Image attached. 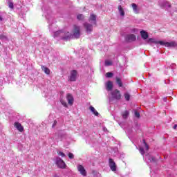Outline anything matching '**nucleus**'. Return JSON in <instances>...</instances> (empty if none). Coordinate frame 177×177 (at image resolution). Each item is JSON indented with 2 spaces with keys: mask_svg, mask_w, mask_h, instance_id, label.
I'll list each match as a JSON object with an SVG mask.
<instances>
[{
  "mask_svg": "<svg viewBox=\"0 0 177 177\" xmlns=\"http://www.w3.org/2000/svg\"><path fill=\"white\" fill-rule=\"evenodd\" d=\"M54 38H57L58 39H70L71 37H73V35L71 33L66 31V30H58L57 32H54L53 35Z\"/></svg>",
  "mask_w": 177,
  "mask_h": 177,
  "instance_id": "obj_1",
  "label": "nucleus"
},
{
  "mask_svg": "<svg viewBox=\"0 0 177 177\" xmlns=\"http://www.w3.org/2000/svg\"><path fill=\"white\" fill-rule=\"evenodd\" d=\"M160 45H164L166 48H176L177 42L175 41H172L170 42H166L164 41H159Z\"/></svg>",
  "mask_w": 177,
  "mask_h": 177,
  "instance_id": "obj_2",
  "label": "nucleus"
},
{
  "mask_svg": "<svg viewBox=\"0 0 177 177\" xmlns=\"http://www.w3.org/2000/svg\"><path fill=\"white\" fill-rule=\"evenodd\" d=\"M55 164L58 168L61 169H66L67 168V165H66V162L62 160V158L57 157Z\"/></svg>",
  "mask_w": 177,
  "mask_h": 177,
  "instance_id": "obj_3",
  "label": "nucleus"
},
{
  "mask_svg": "<svg viewBox=\"0 0 177 177\" xmlns=\"http://www.w3.org/2000/svg\"><path fill=\"white\" fill-rule=\"evenodd\" d=\"M83 26L87 34H91L93 31V26L95 25L92 24H89L88 22H85L83 24Z\"/></svg>",
  "mask_w": 177,
  "mask_h": 177,
  "instance_id": "obj_4",
  "label": "nucleus"
},
{
  "mask_svg": "<svg viewBox=\"0 0 177 177\" xmlns=\"http://www.w3.org/2000/svg\"><path fill=\"white\" fill-rule=\"evenodd\" d=\"M81 27L77 25H74L73 26V37L75 38H80V35H81Z\"/></svg>",
  "mask_w": 177,
  "mask_h": 177,
  "instance_id": "obj_5",
  "label": "nucleus"
},
{
  "mask_svg": "<svg viewBox=\"0 0 177 177\" xmlns=\"http://www.w3.org/2000/svg\"><path fill=\"white\" fill-rule=\"evenodd\" d=\"M109 165L111 171H117V165H115V162L112 158H109Z\"/></svg>",
  "mask_w": 177,
  "mask_h": 177,
  "instance_id": "obj_6",
  "label": "nucleus"
},
{
  "mask_svg": "<svg viewBox=\"0 0 177 177\" xmlns=\"http://www.w3.org/2000/svg\"><path fill=\"white\" fill-rule=\"evenodd\" d=\"M112 97L113 99H116V100H120L121 99V93H120V91L114 90L111 92Z\"/></svg>",
  "mask_w": 177,
  "mask_h": 177,
  "instance_id": "obj_7",
  "label": "nucleus"
},
{
  "mask_svg": "<svg viewBox=\"0 0 177 177\" xmlns=\"http://www.w3.org/2000/svg\"><path fill=\"white\" fill-rule=\"evenodd\" d=\"M145 160L147 164H150V162H156V161H157V160L150 154L145 156Z\"/></svg>",
  "mask_w": 177,
  "mask_h": 177,
  "instance_id": "obj_8",
  "label": "nucleus"
},
{
  "mask_svg": "<svg viewBox=\"0 0 177 177\" xmlns=\"http://www.w3.org/2000/svg\"><path fill=\"white\" fill-rule=\"evenodd\" d=\"M77 71L73 70L71 72V75L69 76V81L74 82L77 80Z\"/></svg>",
  "mask_w": 177,
  "mask_h": 177,
  "instance_id": "obj_9",
  "label": "nucleus"
},
{
  "mask_svg": "<svg viewBox=\"0 0 177 177\" xmlns=\"http://www.w3.org/2000/svg\"><path fill=\"white\" fill-rule=\"evenodd\" d=\"M66 100L68 102V104H70V106H73L74 104V97L73 95L68 93L66 95Z\"/></svg>",
  "mask_w": 177,
  "mask_h": 177,
  "instance_id": "obj_10",
  "label": "nucleus"
},
{
  "mask_svg": "<svg viewBox=\"0 0 177 177\" xmlns=\"http://www.w3.org/2000/svg\"><path fill=\"white\" fill-rule=\"evenodd\" d=\"M88 21L91 24H94V26H96V15H95L94 14H91L88 18Z\"/></svg>",
  "mask_w": 177,
  "mask_h": 177,
  "instance_id": "obj_11",
  "label": "nucleus"
},
{
  "mask_svg": "<svg viewBox=\"0 0 177 177\" xmlns=\"http://www.w3.org/2000/svg\"><path fill=\"white\" fill-rule=\"evenodd\" d=\"M77 170L79 171V172H80L81 175H82L83 176H86V171L85 170V168H84L82 165H79L77 166Z\"/></svg>",
  "mask_w": 177,
  "mask_h": 177,
  "instance_id": "obj_12",
  "label": "nucleus"
},
{
  "mask_svg": "<svg viewBox=\"0 0 177 177\" xmlns=\"http://www.w3.org/2000/svg\"><path fill=\"white\" fill-rule=\"evenodd\" d=\"M131 6L133 8L134 13H136V15L139 14V12H140V8H139V6H138V5H136V3H133L131 4Z\"/></svg>",
  "mask_w": 177,
  "mask_h": 177,
  "instance_id": "obj_13",
  "label": "nucleus"
},
{
  "mask_svg": "<svg viewBox=\"0 0 177 177\" xmlns=\"http://www.w3.org/2000/svg\"><path fill=\"white\" fill-rule=\"evenodd\" d=\"M14 126L19 132H23L24 131V127H23V126H21V124H20L19 122H15L14 124Z\"/></svg>",
  "mask_w": 177,
  "mask_h": 177,
  "instance_id": "obj_14",
  "label": "nucleus"
},
{
  "mask_svg": "<svg viewBox=\"0 0 177 177\" xmlns=\"http://www.w3.org/2000/svg\"><path fill=\"white\" fill-rule=\"evenodd\" d=\"M141 38L144 39V41H147V38H149V34L145 30L140 31Z\"/></svg>",
  "mask_w": 177,
  "mask_h": 177,
  "instance_id": "obj_15",
  "label": "nucleus"
},
{
  "mask_svg": "<svg viewBox=\"0 0 177 177\" xmlns=\"http://www.w3.org/2000/svg\"><path fill=\"white\" fill-rule=\"evenodd\" d=\"M126 39H127V41H129V42H132V41L136 40V36H135V35H133V34L128 35L126 37Z\"/></svg>",
  "mask_w": 177,
  "mask_h": 177,
  "instance_id": "obj_16",
  "label": "nucleus"
},
{
  "mask_svg": "<svg viewBox=\"0 0 177 177\" xmlns=\"http://www.w3.org/2000/svg\"><path fill=\"white\" fill-rule=\"evenodd\" d=\"M160 41H156V39L154 38H149L145 41L147 44H160Z\"/></svg>",
  "mask_w": 177,
  "mask_h": 177,
  "instance_id": "obj_17",
  "label": "nucleus"
},
{
  "mask_svg": "<svg viewBox=\"0 0 177 177\" xmlns=\"http://www.w3.org/2000/svg\"><path fill=\"white\" fill-rule=\"evenodd\" d=\"M41 70L44 71L45 74H47V75H49V74H50V70L48 68L45 67L44 66H41Z\"/></svg>",
  "mask_w": 177,
  "mask_h": 177,
  "instance_id": "obj_18",
  "label": "nucleus"
},
{
  "mask_svg": "<svg viewBox=\"0 0 177 177\" xmlns=\"http://www.w3.org/2000/svg\"><path fill=\"white\" fill-rule=\"evenodd\" d=\"M113 89V82L109 81L106 83V91H111Z\"/></svg>",
  "mask_w": 177,
  "mask_h": 177,
  "instance_id": "obj_19",
  "label": "nucleus"
},
{
  "mask_svg": "<svg viewBox=\"0 0 177 177\" xmlns=\"http://www.w3.org/2000/svg\"><path fill=\"white\" fill-rule=\"evenodd\" d=\"M89 110L91 111V113L95 114L96 116L99 115V113L97 112V111H96V109H95L93 106H91L89 107Z\"/></svg>",
  "mask_w": 177,
  "mask_h": 177,
  "instance_id": "obj_20",
  "label": "nucleus"
},
{
  "mask_svg": "<svg viewBox=\"0 0 177 177\" xmlns=\"http://www.w3.org/2000/svg\"><path fill=\"white\" fill-rule=\"evenodd\" d=\"M129 115V111H124V112L122 113V117L124 120H126V118H128Z\"/></svg>",
  "mask_w": 177,
  "mask_h": 177,
  "instance_id": "obj_21",
  "label": "nucleus"
},
{
  "mask_svg": "<svg viewBox=\"0 0 177 177\" xmlns=\"http://www.w3.org/2000/svg\"><path fill=\"white\" fill-rule=\"evenodd\" d=\"M118 9L120 15L125 16V12H124V9L122 8V7H121V6H118Z\"/></svg>",
  "mask_w": 177,
  "mask_h": 177,
  "instance_id": "obj_22",
  "label": "nucleus"
},
{
  "mask_svg": "<svg viewBox=\"0 0 177 177\" xmlns=\"http://www.w3.org/2000/svg\"><path fill=\"white\" fill-rule=\"evenodd\" d=\"M77 20L82 21L85 19V17L82 14H78L77 16Z\"/></svg>",
  "mask_w": 177,
  "mask_h": 177,
  "instance_id": "obj_23",
  "label": "nucleus"
},
{
  "mask_svg": "<svg viewBox=\"0 0 177 177\" xmlns=\"http://www.w3.org/2000/svg\"><path fill=\"white\" fill-rule=\"evenodd\" d=\"M116 82H117L118 86H120V87L122 86V82L121 80V78L116 77Z\"/></svg>",
  "mask_w": 177,
  "mask_h": 177,
  "instance_id": "obj_24",
  "label": "nucleus"
},
{
  "mask_svg": "<svg viewBox=\"0 0 177 177\" xmlns=\"http://www.w3.org/2000/svg\"><path fill=\"white\" fill-rule=\"evenodd\" d=\"M160 6H162V8H171V4H169V3L165 1L164 3V4H161Z\"/></svg>",
  "mask_w": 177,
  "mask_h": 177,
  "instance_id": "obj_25",
  "label": "nucleus"
},
{
  "mask_svg": "<svg viewBox=\"0 0 177 177\" xmlns=\"http://www.w3.org/2000/svg\"><path fill=\"white\" fill-rule=\"evenodd\" d=\"M0 39L1 41H8V37L5 35H0Z\"/></svg>",
  "mask_w": 177,
  "mask_h": 177,
  "instance_id": "obj_26",
  "label": "nucleus"
},
{
  "mask_svg": "<svg viewBox=\"0 0 177 177\" xmlns=\"http://www.w3.org/2000/svg\"><path fill=\"white\" fill-rule=\"evenodd\" d=\"M124 98L126 100H127V102L129 101V99H131V95H129V93H124Z\"/></svg>",
  "mask_w": 177,
  "mask_h": 177,
  "instance_id": "obj_27",
  "label": "nucleus"
},
{
  "mask_svg": "<svg viewBox=\"0 0 177 177\" xmlns=\"http://www.w3.org/2000/svg\"><path fill=\"white\" fill-rule=\"evenodd\" d=\"M113 74L111 72H108L106 74V78H111V77H113Z\"/></svg>",
  "mask_w": 177,
  "mask_h": 177,
  "instance_id": "obj_28",
  "label": "nucleus"
},
{
  "mask_svg": "<svg viewBox=\"0 0 177 177\" xmlns=\"http://www.w3.org/2000/svg\"><path fill=\"white\" fill-rule=\"evenodd\" d=\"M139 151L142 154V156H145V149H143V147H140Z\"/></svg>",
  "mask_w": 177,
  "mask_h": 177,
  "instance_id": "obj_29",
  "label": "nucleus"
},
{
  "mask_svg": "<svg viewBox=\"0 0 177 177\" xmlns=\"http://www.w3.org/2000/svg\"><path fill=\"white\" fill-rule=\"evenodd\" d=\"M113 64V62L110 60H106L105 61V66H111Z\"/></svg>",
  "mask_w": 177,
  "mask_h": 177,
  "instance_id": "obj_30",
  "label": "nucleus"
},
{
  "mask_svg": "<svg viewBox=\"0 0 177 177\" xmlns=\"http://www.w3.org/2000/svg\"><path fill=\"white\" fill-rule=\"evenodd\" d=\"M145 146V149L147 150V151L149 150V145H147V143H146V140H142Z\"/></svg>",
  "mask_w": 177,
  "mask_h": 177,
  "instance_id": "obj_31",
  "label": "nucleus"
},
{
  "mask_svg": "<svg viewBox=\"0 0 177 177\" xmlns=\"http://www.w3.org/2000/svg\"><path fill=\"white\" fill-rule=\"evenodd\" d=\"M61 103L64 107H67V102L66 101L61 100Z\"/></svg>",
  "mask_w": 177,
  "mask_h": 177,
  "instance_id": "obj_32",
  "label": "nucleus"
},
{
  "mask_svg": "<svg viewBox=\"0 0 177 177\" xmlns=\"http://www.w3.org/2000/svg\"><path fill=\"white\" fill-rule=\"evenodd\" d=\"M68 156L69 158H71V160H73V158H74V154H73V153H69Z\"/></svg>",
  "mask_w": 177,
  "mask_h": 177,
  "instance_id": "obj_33",
  "label": "nucleus"
},
{
  "mask_svg": "<svg viewBox=\"0 0 177 177\" xmlns=\"http://www.w3.org/2000/svg\"><path fill=\"white\" fill-rule=\"evenodd\" d=\"M58 154L61 156V157H66V154L62 151L58 152Z\"/></svg>",
  "mask_w": 177,
  "mask_h": 177,
  "instance_id": "obj_34",
  "label": "nucleus"
},
{
  "mask_svg": "<svg viewBox=\"0 0 177 177\" xmlns=\"http://www.w3.org/2000/svg\"><path fill=\"white\" fill-rule=\"evenodd\" d=\"M8 6L10 9H13V8H14L13 3L10 2L8 4Z\"/></svg>",
  "mask_w": 177,
  "mask_h": 177,
  "instance_id": "obj_35",
  "label": "nucleus"
},
{
  "mask_svg": "<svg viewBox=\"0 0 177 177\" xmlns=\"http://www.w3.org/2000/svg\"><path fill=\"white\" fill-rule=\"evenodd\" d=\"M135 116L137 117V118H139V117H140V113H139L138 111H136Z\"/></svg>",
  "mask_w": 177,
  "mask_h": 177,
  "instance_id": "obj_36",
  "label": "nucleus"
},
{
  "mask_svg": "<svg viewBox=\"0 0 177 177\" xmlns=\"http://www.w3.org/2000/svg\"><path fill=\"white\" fill-rule=\"evenodd\" d=\"M56 124H57V121L55 120V121H54V123H53V128H54V127L56 126Z\"/></svg>",
  "mask_w": 177,
  "mask_h": 177,
  "instance_id": "obj_37",
  "label": "nucleus"
},
{
  "mask_svg": "<svg viewBox=\"0 0 177 177\" xmlns=\"http://www.w3.org/2000/svg\"><path fill=\"white\" fill-rule=\"evenodd\" d=\"M174 129H176L177 128V124H175L174 127H173Z\"/></svg>",
  "mask_w": 177,
  "mask_h": 177,
  "instance_id": "obj_38",
  "label": "nucleus"
},
{
  "mask_svg": "<svg viewBox=\"0 0 177 177\" xmlns=\"http://www.w3.org/2000/svg\"><path fill=\"white\" fill-rule=\"evenodd\" d=\"M3 20V18H2V16L0 15V21H2Z\"/></svg>",
  "mask_w": 177,
  "mask_h": 177,
  "instance_id": "obj_39",
  "label": "nucleus"
}]
</instances>
